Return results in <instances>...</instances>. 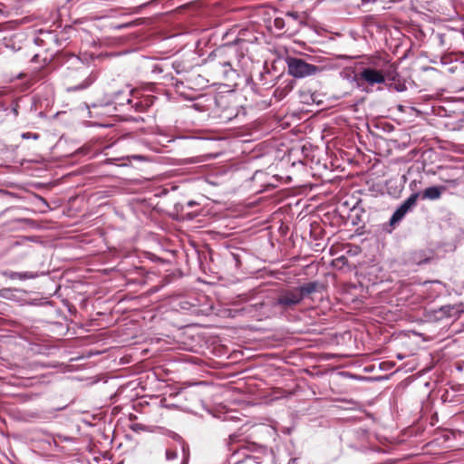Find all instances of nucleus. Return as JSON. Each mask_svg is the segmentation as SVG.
Segmentation results:
<instances>
[{"label": "nucleus", "instance_id": "f03ea898", "mask_svg": "<svg viewBox=\"0 0 464 464\" xmlns=\"http://www.w3.org/2000/svg\"><path fill=\"white\" fill-rule=\"evenodd\" d=\"M68 62L71 63V65L76 68L75 73L73 75L69 74L68 78H72L77 81L83 79V81L80 83L68 86V91H79L85 89L94 82L95 77L91 75L89 68L81 61L80 58L72 56Z\"/></svg>", "mask_w": 464, "mask_h": 464}, {"label": "nucleus", "instance_id": "6e6552de", "mask_svg": "<svg viewBox=\"0 0 464 464\" xmlns=\"http://www.w3.org/2000/svg\"><path fill=\"white\" fill-rule=\"evenodd\" d=\"M3 276L5 277H7V278L11 279V280H15V279H18V280H27V279H35L40 275L37 272H31V271H27V272H14V271L6 270V271L3 272Z\"/></svg>", "mask_w": 464, "mask_h": 464}, {"label": "nucleus", "instance_id": "1a4fd4ad", "mask_svg": "<svg viewBox=\"0 0 464 464\" xmlns=\"http://www.w3.org/2000/svg\"><path fill=\"white\" fill-rule=\"evenodd\" d=\"M444 190L445 188L442 186L429 187L421 193L420 199L437 200Z\"/></svg>", "mask_w": 464, "mask_h": 464}, {"label": "nucleus", "instance_id": "39448f33", "mask_svg": "<svg viewBox=\"0 0 464 464\" xmlns=\"http://www.w3.org/2000/svg\"><path fill=\"white\" fill-rule=\"evenodd\" d=\"M239 437L237 433L231 434L227 441V450L231 452L228 457L230 464H239L248 457V450L245 446V442Z\"/></svg>", "mask_w": 464, "mask_h": 464}, {"label": "nucleus", "instance_id": "9b49d317", "mask_svg": "<svg viewBox=\"0 0 464 464\" xmlns=\"http://www.w3.org/2000/svg\"><path fill=\"white\" fill-rule=\"evenodd\" d=\"M411 206L412 205H401L400 208H398L392 214L390 219V226L394 227L397 223H399L410 210Z\"/></svg>", "mask_w": 464, "mask_h": 464}, {"label": "nucleus", "instance_id": "a211bd4d", "mask_svg": "<svg viewBox=\"0 0 464 464\" xmlns=\"http://www.w3.org/2000/svg\"><path fill=\"white\" fill-rule=\"evenodd\" d=\"M219 63H220L222 66H224L225 68H227H227H230V67H231V63H230V62H228V61L220 62ZM227 72V69H225V72Z\"/></svg>", "mask_w": 464, "mask_h": 464}, {"label": "nucleus", "instance_id": "ddd939ff", "mask_svg": "<svg viewBox=\"0 0 464 464\" xmlns=\"http://www.w3.org/2000/svg\"><path fill=\"white\" fill-rule=\"evenodd\" d=\"M430 260V257L425 254L424 251L412 252L409 257V262L414 265L425 264Z\"/></svg>", "mask_w": 464, "mask_h": 464}, {"label": "nucleus", "instance_id": "f257e3e1", "mask_svg": "<svg viewBox=\"0 0 464 464\" xmlns=\"http://www.w3.org/2000/svg\"><path fill=\"white\" fill-rule=\"evenodd\" d=\"M320 284L316 281L309 282L299 286L282 289L274 300V307L282 312L294 311L302 304L304 299L318 291Z\"/></svg>", "mask_w": 464, "mask_h": 464}, {"label": "nucleus", "instance_id": "9d476101", "mask_svg": "<svg viewBox=\"0 0 464 464\" xmlns=\"http://www.w3.org/2000/svg\"><path fill=\"white\" fill-rule=\"evenodd\" d=\"M364 210L361 208V205H353L348 209V221H350L353 226L359 225L362 221V216Z\"/></svg>", "mask_w": 464, "mask_h": 464}, {"label": "nucleus", "instance_id": "412c9836", "mask_svg": "<svg viewBox=\"0 0 464 464\" xmlns=\"http://www.w3.org/2000/svg\"><path fill=\"white\" fill-rule=\"evenodd\" d=\"M131 158L136 160H140V161H142L145 159L144 156H142V155H133V156H131Z\"/></svg>", "mask_w": 464, "mask_h": 464}, {"label": "nucleus", "instance_id": "6ab92c4d", "mask_svg": "<svg viewBox=\"0 0 464 464\" xmlns=\"http://www.w3.org/2000/svg\"><path fill=\"white\" fill-rule=\"evenodd\" d=\"M283 20L282 19H276L275 20V24L277 28H282L283 27Z\"/></svg>", "mask_w": 464, "mask_h": 464}, {"label": "nucleus", "instance_id": "2eb2a0df", "mask_svg": "<svg viewBox=\"0 0 464 464\" xmlns=\"http://www.w3.org/2000/svg\"><path fill=\"white\" fill-rule=\"evenodd\" d=\"M421 194L414 193L411 194L403 203L406 204H412L415 203L416 200L420 198Z\"/></svg>", "mask_w": 464, "mask_h": 464}, {"label": "nucleus", "instance_id": "4468645a", "mask_svg": "<svg viewBox=\"0 0 464 464\" xmlns=\"http://www.w3.org/2000/svg\"><path fill=\"white\" fill-rule=\"evenodd\" d=\"M21 137L24 140L33 139V140H38L39 134L34 132H24Z\"/></svg>", "mask_w": 464, "mask_h": 464}, {"label": "nucleus", "instance_id": "20e7f679", "mask_svg": "<svg viewBox=\"0 0 464 464\" xmlns=\"http://www.w3.org/2000/svg\"><path fill=\"white\" fill-rule=\"evenodd\" d=\"M239 437L237 433L231 434L227 441V450L231 452L228 457L230 464H239L248 457V450L245 446V442Z\"/></svg>", "mask_w": 464, "mask_h": 464}, {"label": "nucleus", "instance_id": "423d86ee", "mask_svg": "<svg viewBox=\"0 0 464 464\" xmlns=\"http://www.w3.org/2000/svg\"><path fill=\"white\" fill-rule=\"evenodd\" d=\"M361 80L365 81L370 85L383 83L385 75L382 71L373 68H364L359 74Z\"/></svg>", "mask_w": 464, "mask_h": 464}, {"label": "nucleus", "instance_id": "7ed1b4c3", "mask_svg": "<svg viewBox=\"0 0 464 464\" xmlns=\"http://www.w3.org/2000/svg\"><path fill=\"white\" fill-rule=\"evenodd\" d=\"M288 73L295 78H304L307 76L315 75L321 69L314 65L306 63L300 58H288L286 60Z\"/></svg>", "mask_w": 464, "mask_h": 464}, {"label": "nucleus", "instance_id": "f8f14e48", "mask_svg": "<svg viewBox=\"0 0 464 464\" xmlns=\"http://www.w3.org/2000/svg\"><path fill=\"white\" fill-rule=\"evenodd\" d=\"M440 311L449 317H457L463 312L461 304H449L440 308Z\"/></svg>", "mask_w": 464, "mask_h": 464}, {"label": "nucleus", "instance_id": "0eeeda50", "mask_svg": "<svg viewBox=\"0 0 464 464\" xmlns=\"http://www.w3.org/2000/svg\"><path fill=\"white\" fill-rule=\"evenodd\" d=\"M463 171L459 168H445L440 172V178L442 181L455 186L459 183Z\"/></svg>", "mask_w": 464, "mask_h": 464}, {"label": "nucleus", "instance_id": "dca6fc26", "mask_svg": "<svg viewBox=\"0 0 464 464\" xmlns=\"http://www.w3.org/2000/svg\"><path fill=\"white\" fill-rule=\"evenodd\" d=\"M178 457V453L176 450H166V459L167 460H173L176 459Z\"/></svg>", "mask_w": 464, "mask_h": 464}, {"label": "nucleus", "instance_id": "5701e85b", "mask_svg": "<svg viewBox=\"0 0 464 464\" xmlns=\"http://www.w3.org/2000/svg\"><path fill=\"white\" fill-rule=\"evenodd\" d=\"M278 92H279L278 90H276V91H275V95H276V96H277Z\"/></svg>", "mask_w": 464, "mask_h": 464}, {"label": "nucleus", "instance_id": "aec40b11", "mask_svg": "<svg viewBox=\"0 0 464 464\" xmlns=\"http://www.w3.org/2000/svg\"><path fill=\"white\" fill-rule=\"evenodd\" d=\"M252 306L256 310H258L259 308H262L264 306V303L263 302L256 303V304H252Z\"/></svg>", "mask_w": 464, "mask_h": 464}, {"label": "nucleus", "instance_id": "4be33fe9", "mask_svg": "<svg viewBox=\"0 0 464 464\" xmlns=\"http://www.w3.org/2000/svg\"><path fill=\"white\" fill-rule=\"evenodd\" d=\"M13 111H14V113L15 115H17V114H18V111H17V109H16V108H14V110H13Z\"/></svg>", "mask_w": 464, "mask_h": 464}, {"label": "nucleus", "instance_id": "f3484780", "mask_svg": "<svg viewBox=\"0 0 464 464\" xmlns=\"http://www.w3.org/2000/svg\"><path fill=\"white\" fill-rule=\"evenodd\" d=\"M286 15L289 16V17H292L295 20L298 19V17H299V14L296 12H288L286 14Z\"/></svg>", "mask_w": 464, "mask_h": 464}]
</instances>
